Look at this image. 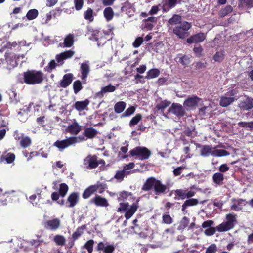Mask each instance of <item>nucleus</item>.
<instances>
[{
  "mask_svg": "<svg viewBox=\"0 0 253 253\" xmlns=\"http://www.w3.org/2000/svg\"><path fill=\"white\" fill-rule=\"evenodd\" d=\"M14 136L16 140L20 141V145L23 148H26L31 144V140L28 136H24L23 134H20L17 131H15Z\"/></svg>",
  "mask_w": 253,
  "mask_h": 253,
  "instance_id": "nucleus-9",
  "label": "nucleus"
},
{
  "mask_svg": "<svg viewBox=\"0 0 253 253\" xmlns=\"http://www.w3.org/2000/svg\"><path fill=\"white\" fill-rule=\"evenodd\" d=\"M128 198L129 200L130 199L132 198V195L130 193L128 192L123 191L120 193L119 196L118 197L119 201H125Z\"/></svg>",
  "mask_w": 253,
  "mask_h": 253,
  "instance_id": "nucleus-46",
  "label": "nucleus"
},
{
  "mask_svg": "<svg viewBox=\"0 0 253 253\" xmlns=\"http://www.w3.org/2000/svg\"><path fill=\"white\" fill-rule=\"evenodd\" d=\"M74 54L75 52L74 51L69 50L56 55L55 56V59L57 61L58 65L59 66L62 65L64 63V60L71 58Z\"/></svg>",
  "mask_w": 253,
  "mask_h": 253,
  "instance_id": "nucleus-10",
  "label": "nucleus"
},
{
  "mask_svg": "<svg viewBox=\"0 0 253 253\" xmlns=\"http://www.w3.org/2000/svg\"><path fill=\"white\" fill-rule=\"evenodd\" d=\"M156 180L154 178H148L143 185L142 189L144 191H147L151 190L152 187H154Z\"/></svg>",
  "mask_w": 253,
  "mask_h": 253,
  "instance_id": "nucleus-28",
  "label": "nucleus"
},
{
  "mask_svg": "<svg viewBox=\"0 0 253 253\" xmlns=\"http://www.w3.org/2000/svg\"><path fill=\"white\" fill-rule=\"evenodd\" d=\"M116 90V87L112 85H109L104 86L101 88L100 91L97 93V96L98 97H102L104 94L106 93L113 92Z\"/></svg>",
  "mask_w": 253,
  "mask_h": 253,
  "instance_id": "nucleus-23",
  "label": "nucleus"
},
{
  "mask_svg": "<svg viewBox=\"0 0 253 253\" xmlns=\"http://www.w3.org/2000/svg\"><path fill=\"white\" fill-rule=\"evenodd\" d=\"M95 192V187H93V185H91L84 191L83 194V197L84 199H87Z\"/></svg>",
  "mask_w": 253,
  "mask_h": 253,
  "instance_id": "nucleus-41",
  "label": "nucleus"
},
{
  "mask_svg": "<svg viewBox=\"0 0 253 253\" xmlns=\"http://www.w3.org/2000/svg\"><path fill=\"white\" fill-rule=\"evenodd\" d=\"M143 42V39L142 37H138L133 43V46L135 48L139 47Z\"/></svg>",
  "mask_w": 253,
  "mask_h": 253,
  "instance_id": "nucleus-63",
  "label": "nucleus"
},
{
  "mask_svg": "<svg viewBox=\"0 0 253 253\" xmlns=\"http://www.w3.org/2000/svg\"><path fill=\"white\" fill-rule=\"evenodd\" d=\"M41 198L40 193L37 192V195L34 194L29 197V201L34 206H37Z\"/></svg>",
  "mask_w": 253,
  "mask_h": 253,
  "instance_id": "nucleus-42",
  "label": "nucleus"
},
{
  "mask_svg": "<svg viewBox=\"0 0 253 253\" xmlns=\"http://www.w3.org/2000/svg\"><path fill=\"white\" fill-rule=\"evenodd\" d=\"M84 228L80 227L78 228L77 230L73 233V238L74 239H78L79 237H80L83 233Z\"/></svg>",
  "mask_w": 253,
  "mask_h": 253,
  "instance_id": "nucleus-60",
  "label": "nucleus"
},
{
  "mask_svg": "<svg viewBox=\"0 0 253 253\" xmlns=\"http://www.w3.org/2000/svg\"><path fill=\"white\" fill-rule=\"evenodd\" d=\"M79 194L77 193H73L71 194L68 198L67 201L69 203V207L75 206L79 200Z\"/></svg>",
  "mask_w": 253,
  "mask_h": 253,
  "instance_id": "nucleus-26",
  "label": "nucleus"
},
{
  "mask_svg": "<svg viewBox=\"0 0 253 253\" xmlns=\"http://www.w3.org/2000/svg\"><path fill=\"white\" fill-rule=\"evenodd\" d=\"M168 23L169 25L177 26L181 23V17L179 15L175 14L169 20Z\"/></svg>",
  "mask_w": 253,
  "mask_h": 253,
  "instance_id": "nucleus-34",
  "label": "nucleus"
},
{
  "mask_svg": "<svg viewBox=\"0 0 253 253\" xmlns=\"http://www.w3.org/2000/svg\"><path fill=\"white\" fill-rule=\"evenodd\" d=\"M169 112H171L177 116H182L184 114L185 111L181 105L178 103H173L168 109Z\"/></svg>",
  "mask_w": 253,
  "mask_h": 253,
  "instance_id": "nucleus-14",
  "label": "nucleus"
},
{
  "mask_svg": "<svg viewBox=\"0 0 253 253\" xmlns=\"http://www.w3.org/2000/svg\"><path fill=\"white\" fill-rule=\"evenodd\" d=\"M217 146L212 147L211 145H203L201 147L200 155L203 157H208L211 155L214 157H222L229 155V153L223 149H218Z\"/></svg>",
  "mask_w": 253,
  "mask_h": 253,
  "instance_id": "nucleus-2",
  "label": "nucleus"
},
{
  "mask_svg": "<svg viewBox=\"0 0 253 253\" xmlns=\"http://www.w3.org/2000/svg\"><path fill=\"white\" fill-rule=\"evenodd\" d=\"M160 74V71L157 68L149 70L146 74V78L152 79L158 77Z\"/></svg>",
  "mask_w": 253,
  "mask_h": 253,
  "instance_id": "nucleus-31",
  "label": "nucleus"
},
{
  "mask_svg": "<svg viewBox=\"0 0 253 253\" xmlns=\"http://www.w3.org/2000/svg\"><path fill=\"white\" fill-rule=\"evenodd\" d=\"M127 172L125 170L119 171L117 172L115 175V178L119 181H122L124 179L125 175L127 174Z\"/></svg>",
  "mask_w": 253,
  "mask_h": 253,
  "instance_id": "nucleus-58",
  "label": "nucleus"
},
{
  "mask_svg": "<svg viewBox=\"0 0 253 253\" xmlns=\"http://www.w3.org/2000/svg\"><path fill=\"white\" fill-rule=\"evenodd\" d=\"M217 251L216 245L215 244H212L207 248L205 253H216Z\"/></svg>",
  "mask_w": 253,
  "mask_h": 253,
  "instance_id": "nucleus-59",
  "label": "nucleus"
},
{
  "mask_svg": "<svg viewBox=\"0 0 253 253\" xmlns=\"http://www.w3.org/2000/svg\"><path fill=\"white\" fill-rule=\"evenodd\" d=\"M53 241L57 245L62 246L65 245L66 239L62 235H56L54 237Z\"/></svg>",
  "mask_w": 253,
  "mask_h": 253,
  "instance_id": "nucleus-39",
  "label": "nucleus"
},
{
  "mask_svg": "<svg viewBox=\"0 0 253 253\" xmlns=\"http://www.w3.org/2000/svg\"><path fill=\"white\" fill-rule=\"evenodd\" d=\"M225 222H223L216 227L219 232H225L233 229L237 224V215L233 213H230L225 216Z\"/></svg>",
  "mask_w": 253,
  "mask_h": 253,
  "instance_id": "nucleus-3",
  "label": "nucleus"
},
{
  "mask_svg": "<svg viewBox=\"0 0 253 253\" xmlns=\"http://www.w3.org/2000/svg\"><path fill=\"white\" fill-rule=\"evenodd\" d=\"M83 164L87 169H93L98 166L97 158L95 155H89L84 160Z\"/></svg>",
  "mask_w": 253,
  "mask_h": 253,
  "instance_id": "nucleus-8",
  "label": "nucleus"
},
{
  "mask_svg": "<svg viewBox=\"0 0 253 253\" xmlns=\"http://www.w3.org/2000/svg\"><path fill=\"white\" fill-rule=\"evenodd\" d=\"M156 22V18L150 17L144 21V26L148 30H151L154 27V23Z\"/></svg>",
  "mask_w": 253,
  "mask_h": 253,
  "instance_id": "nucleus-33",
  "label": "nucleus"
},
{
  "mask_svg": "<svg viewBox=\"0 0 253 253\" xmlns=\"http://www.w3.org/2000/svg\"><path fill=\"white\" fill-rule=\"evenodd\" d=\"M90 72V66L89 61H86L85 62L82 63L81 64V75L80 76L81 79L85 83L86 79Z\"/></svg>",
  "mask_w": 253,
  "mask_h": 253,
  "instance_id": "nucleus-15",
  "label": "nucleus"
},
{
  "mask_svg": "<svg viewBox=\"0 0 253 253\" xmlns=\"http://www.w3.org/2000/svg\"><path fill=\"white\" fill-rule=\"evenodd\" d=\"M139 201V199H137L135 202H134L129 208L128 203H120V207L118 209V211H125V217H126V219H128L132 216V215L137 211L138 208Z\"/></svg>",
  "mask_w": 253,
  "mask_h": 253,
  "instance_id": "nucleus-5",
  "label": "nucleus"
},
{
  "mask_svg": "<svg viewBox=\"0 0 253 253\" xmlns=\"http://www.w3.org/2000/svg\"><path fill=\"white\" fill-rule=\"evenodd\" d=\"M74 3L75 9L77 11H79L82 9L83 4L84 0H74Z\"/></svg>",
  "mask_w": 253,
  "mask_h": 253,
  "instance_id": "nucleus-57",
  "label": "nucleus"
},
{
  "mask_svg": "<svg viewBox=\"0 0 253 253\" xmlns=\"http://www.w3.org/2000/svg\"><path fill=\"white\" fill-rule=\"evenodd\" d=\"M85 140L83 136H72L62 140H57L53 144V145L57 147L60 151H63L65 149L71 146H74L77 143H81Z\"/></svg>",
  "mask_w": 253,
  "mask_h": 253,
  "instance_id": "nucleus-1",
  "label": "nucleus"
},
{
  "mask_svg": "<svg viewBox=\"0 0 253 253\" xmlns=\"http://www.w3.org/2000/svg\"><path fill=\"white\" fill-rule=\"evenodd\" d=\"M89 104V101L85 99L84 101H77L74 104L75 108L78 111L80 112L85 110Z\"/></svg>",
  "mask_w": 253,
  "mask_h": 253,
  "instance_id": "nucleus-22",
  "label": "nucleus"
},
{
  "mask_svg": "<svg viewBox=\"0 0 253 253\" xmlns=\"http://www.w3.org/2000/svg\"><path fill=\"white\" fill-rule=\"evenodd\" d=\"M191 24L186 21H183L175 26L172 29L173 32L179 38L183 39L188 34V30L191 28Z\"/></svg>",
  "mask_w": 253,
  "mask_h": 253,
  "instance_id": "nucleus-6",
  "label": "nucleus"
},
{
  "mask_svg": "<svg viewBox=\"0 0 253 253\" xmlns=\"http://www.w3.org/2000/svg\"><path fill=\"white\" fill-rule=\"evenodd\" d=\"M126 106V104L124 101H119L115 104L114 105V110L117 113H122Z\"/></svg>",
  "mask_w": 253,
  "mask_h": 253,
  "instance_id": "nucleus-36",
  "label": "nucleus"
},
{
  "mask_svg": "<svg viewBox=\"0 0 253 253\" xmlns=\"http://www.w3.org/2000/svg\"><path fill=\"white\" fill-rule=\"evenodd\" d=\"M132 156L140 160L147 159L151 155V152L146 147H137L130 151Z\"/></svg>",
  "mask_w": 253,
  "mask_h": 253,
  "instance_id": "nucleus-7",
  "label": "nucleus"
},
{
  "mask_svg": "<svg viewBox=\"0 0 253 253\" xmlns=\"http://www.w3.org/2000/svg\"><path fill=\"white\" fill-rule=\"evenodd\" d=\"M224 57V52L223 51H220L217 52L214 55L213 58L215 61L221 62L223 60Z\"/></svg>",
  "mask_w": 253,
  "mask_h": 253,
  "instance_id": "nucleus-55",
  "label": "nucleus"
},
{
  "mask_svg": "<svg viewBox=\"0 0 253 253\" xmlns=\"http://www.w3.org/2000/svg\"><path fill=\"white\" fill-rule=\"evenodd\" d=\"M95 187V191H98L99 193H102L106 188V185L104 183L97 182L96 184L93 185Z\"/></svg>",
  "mask_w": 253,
  "mask_h": 253,
  "instance_id": "nucleus-47",
  "label": "nucleus"
},
{
  "mask_svg": "<svg viewBox=\"0 0 253 253\" xmlns=\"http://www.w3.org/2000/svg\"><path fill=\"white\" fill-rule=\"evenodd\" d=\"M24 79L28 84H40L43 80V74L40 71H29L24 73Z\"/></svg>",
  "mask_w": 253,
  "mask_h": 253,
  "instance_id": "nucleus-4",
  "label": "nucleus"
},
{
  "mask_svg": "<svg viewBox=\"0 0 253 253\" xmlns=\"http://www.w3.org/2000/svg\"><path fill=\"white\" fill-rule=\"evenodd\" d=\"M239 106L243 110H248L253 107V99L245 97L239 103Z\"/></svg>",
  "mask_w": 253,
  "mask_h": 253,
  "instance_id": "nucleus-16",
  "label": "nucleus"
},
{
  "mask_svg": "<svg viewBox=\"0 0 253 253\" xmlns=\"http://www.w3.org/2000/svg\"><path fill=\"white\" fill-rule=\"evenodd\" d=\"M61 221L58 218H54L48 220L44 223V227L46 229L55 231L60 226Z\"/></svg>",
  "mask_w": 253,
  "mask_h": 253,
  "instance_id": "nucleus-12",
  "label": "nucleus"
},
{
  "mask_svg": "<svg viewBox=\"0 0 253 253\" xmlns=\"http://www.w3.org/2000/svg\"><path fill=\"white\" fill-rule=\"evenodd\" d=\"M30 111V107L25 106L18 112L19 119L21 121H25L28 117V113Z\"/></svg>",
  "mask_w": 253,
  "mask_h": 253,
  "instance_id": "nucleus-27",
  "label": "nucleus"
},
{
  "mask_svg": "<svg viewBox=\"0 0 253 253\" xmlns=\"http://www.w3.org/2000/svg\"><path fill=\"white\" fill-rule=\"evenodd\" d=\"M91 201L97 206L107 207L109 205L107 200L105 198L98 195L92 198Z\"/></svg>",
  "mask_w": 253,
  "mask_h": 253,
  "instance_id": "nucleus-20",
  "label": "nucleus"
},
{
  "mask_svg": "<svg viewBox=\"0 0 253 253\" xmlns=\"http://www.w3.org/2000/svg\"><path fill=\"white\" fill-rule=\"evenodd\" d=\"M52 18V14L51 12H50L46 14V15L42 18V23L43 24H47Z\"/></svg>",
  "mask_w": 253,
  "mask_h": 253,
  "instance_id": "nucleus-62",
  "label": "nucleus"
},
{
  "mask_svg": "<svg viewBox=\"0 0 253 253\" xmlns=\"http://www.w3.org/2000/svg\"><path fill=\"white\" fill-rule=\"evenodd\" d=\"M8 193H3L1 189L0 188V205H5L6 204L7 198Z\"/></svg>",
  "mask_w": 253,
  "mask_h": 253,
  "instance_id": "nucleus-48",
  "label": "nucleus"
},
{
  "mask_svg": "<svg viewBox=\"0 0 253 253\" xmlns=\"http://www.w3.org/2000/svg\"><path fill=\"white\" fill-rule=\"evenodd\" d=\"M142 116L140 114H137L135 117H133L129 123L130 126L135 125L141 120Z\"/></svg>",
  "mask_w": 253,
  "mask_h": 253,
  "instance_id": "nucleus-56",
  "label": "nucleus"
},
{
  "mask_svg": "<svg viewBox=\"0 0 253 253\" xmlns=\"http://www.w3.org/2000/svg\"><path fill=\"white\" fill-rule=\"evenodd\" d=\"M245 205V201L242 199H233L231 200L230 208L233 211H238L241 210Z\"/></svg>",
  "mask_w": 253,
  "mask_h": 253,
  "instance_id": "nucleus-13",
  "label": "nucleus"
},
{
  "mask_svg": "<svg viewBox=\"0 0 253 253\" xmlns=\"http://www.w3.org/2000/svg\"><path fill=\"white\" fill-rule=\"evenodd\" d=\"M68 190V186L65 183H62L59 186V193L61 196L64 197Z\"/></svg>",
  "mask_w": 253,
  "mask_h": 253,
  "instance_id": "nucleus-50",
  "label": "nucleus"
},
{
  "mask_svg": "<svg viewBox=\"0 0 253 253\" xmlns=\"http://www.w3.org/2000/svg\"><path fill=\"white\" fill-rule=\"evenodd\" d=\"M179 62L183 65H187L190 63V58L187 56H183L180 58Z\"/></svg>",
  "mask_w": 253,
  "mask_h": 253,
  "instance_id": "nucleus-64",
  "label": "nucleus"
},
{
  "mask_svg": "<svg viewBox=\"0 0 253 253\" xmlns=\"http://www.w3.org/2000/svg\"><path fill=\"white\" fill-rule=\"evenodd\" d=\"M97 133V131L92 128H87L84 131V134L87 138H93Z\"/></svg>",
  "mask_w": 253,
  "mask_h": 253,
  "instance_id": "nucleus-35",
  "label": "nucleus"
},
{
  "mask_svg": "<svg viewBox=\"0 0 253 253\" xmlns=\"http://www.w3.org/2000/svg\"><path fill=\"white\" fill-rule=\"evenodd\" d=\"M189 223V219L187 217H183L179 223L177 229L178 230H183Z\"/></svg>",
  "mask_w": 253,
  "mask_h": 253,
  "instance_id": "nucleus-40",
  "label": "nucleus"
},
{
  "mask_svg": "<svg viewBox=\"0 0 253 253\" xmlns=\"http://www.w3.org/2000/svg\"><path fill=\"white\" fill-rule=\"evenodd\" d=\"M15 159V156L13 153H7L3 154L1 156V161H5L7 164L12 163Z\"/></svg>",
  "mask_w": 253,
  "mask_h": 253,
  "instance_id": "nucleus-32",
  "label": "nucleus"
},
{
  "mask_svg": "<svg viewBox=\"0 0 253 253\" xmlns=\"http://www.w3.org/2000/svg\"><path fill=\"white\" fill-rule=\"evenodd\" d=\"M171 102L169 101L164 100L158 103L156 108L158 110H163L170 105Z\"/></svg>",
  "mask_w": 253,
  "mask_h": 253,
  "instance_id": "nucleus-52",
  "label": "nucleus"
},
{
  "mask_svg": "<svg viewBox=\"0 0 253 253\" xmlns=\"http://www.w3.org/2000/svg\"><path fill=\"white\" fill-rule=\"evenodd\" d=\"M94 243V242L93 240H89L84 244L83 248L86 249L89 253H91L93 251Z\"/></svg>",
  "mask_w": 253,
  "mask_h": 253,
  "instance_id": "nucleus-51",
  "label": "nucleus"
},
{
  "mask_svg": "<svg viewBox=\"0 0 253 253\" xmlns=\"http://www.w3.org/2000/svg\"><path fill=\"white\" fill-rule=\"evenodd\" d=\"M198 203V200L197 199H190L186 200L182 206V211L183 212H186V209L188 206H193L197 205Z\"/></svg>",
  "mask_w": 253,
  "mask_h": 253,
  "instance_id": "nucleus-29",
  "label": "nucleus"
},
{
  "mask_svg": "<svg viewBox=\"0 0 253 253\" xmlns=\"http://www.w3.org/2000/svg\"><path fill=\"white\" fill-rule=\"evenodd\" d=\"M213 182L218 186L222 185L223 184L224 175L220 172L215 173L212 177Z\"/></svg>",
  "mask_w": 253,
  "mask_h": 253,
  "instance_id": "nucleus-24",
  "label": "nucleus"
},
{
  "mask_svg": "<svg viewBox=\"0 0 253 253\" xmlns=\"http://www.w3.org/2000/svg\"><path fill=\"white\" fill-rule=\"evenodd\" d=\"M73 89L75 94L78 93L82 89V85L80 81L77 80L74 82Z\"/></svg>",
  "mask_w": 253,
  "mask_h": 253,
  "instance_id": "nucleus-54",
  "label": "nucleus"
},
{
  "mask_svg": "<svg viewBox=\"0 0 253 253\" xmlns=\"http://www.w3.org/2000/svg\"><path fill=\"white\" fill-rule=\"evenodd\" d=\"M104 16L107 21H111L114 17V13L111 7H108L103 11Z\"/></svg>",
  "mask_w": 253,
  "mask_h": 253,
  "instance_id": "nucleus-30",
  "label": "nucleus"
},
{
  "mask_svg": "<svg viewBox=\"0 0 253 253\" xmlns=\"http://www.w3.org/2000/svg\"><path fill=\"white\" fill-rule=\"evenodd\" d=\"M73 80V74L71 73L66 74L64 75L62 80L60 82V86L65 88L72 83Z\"/></svg>",
  "mask_w": 253,
  "mask_h": 253,
  "instance_id": "nucleus-21",
  "label": "nucleus"
},
{
  "mask_svg": "<svg viewBox=\"0 0 253 253\" xmlns=\"http://www.w3.org/2000/svg\"><path fill=\"white\" fill-rule=\"evenodd\" d=\"M135 110V108L133 106H131L127 108L124 113L123 114V117H127L132 114Z\"/></svg>",
  "mask_w": 253,
  "mask_h": 253,
  "instance_id": "nucleus-61",
  "label": "nucleus"
},
{
  "mask_svg": "<svg viewBox=\"0 0 253 253\" xmlns=\"http://www.w3.org/2000/svg\"><path fill=\"white\" fill-rule=\"evenodd\" d=\"M38 11L36 9L30 10L26 14V17L30 20L35 19L38 15Z\"/></svg>",
  "mask_w": 253,
  "mask_h": 253,
  "instance_id": "nucleus-44",
  "label": "nucleus"
},
{
  "mask_svg": "<svg viewBox=\"0 0 253 253\" xmlns=\"http://www.w3.org/2000/svg\"><path fill=\"white\" fill-rule=\"evenodd\" d=\"M97 249L104 253H112L115 250V247L113 244L107 242H100L97 245Z\"/></svg>",
  "mask_w": 253,
  "mask_h": 253,
  "instance_id": "nucleus-11",
  "label": "nucleus"
},
{
  "mask_svg": "<svg viewBox=\"0 0 253 253\" xmlns=\"http://www.w3.org/2000/svg\"><path fill=\"white\" fill-rule=\"evenodd\" d=\"M154 188L155 191L157 193H163L166 190V186L163 185L159 180L156 181Z\"/></svg>",
  "mask_w": 253,
  "mask_h": 253,
  "instance_id": "nucleus-37",
  "label": "nucleus"
},
{
  "mask_svg": "<svg viewBox=\"0 0 253 253\" xmlns=\"http://www.w3.org/2000/svg\"><path fill=\"white\" fill-rule=\"evenodd\" d=\"M163 222L166 224H170L173 222V219L169 213H165L162 216Z\"/></svg>",
  "mask_w": 253,
  "mask_h": 253,
  "instance_id": "nucleus-53",
  "label": "nucleus"
},
{
  "mask_svg": "<svg viewBox=\"0 0 253 253\" xmlns=\"http://www.w3.org/2000/svg\"><path fill=\"white\" fill-rule=\"evenodd\" d=\"M232 7L231 6H226L224 8L219 11V15L221 17H225L229 13H231L232 11Z\"/></svg>",
  "mask_w": 253,
  "mask_h": 253,
  "instance_id": "nucleus-45",
  "label": "nucleus"
},
{
  "mask_svg": "<svg viewBox=\"0 0 253 253\" xmlns=\"http://www.w3.org/2000/svg\"><path fill=\"white\" fill-rule=\"evenodd\" d=\"M201 101V99L196 96L189 97L184 102V105L188 108H192L196 106Z\"/></svg>",
  "mask_w": 253,
  "mask_h": 253,
  "instance_id": "nucleus-19",
  "label": "nucleus"
},
{
  "mask_svg": "<svg viewBox=\"0 0 253 253\" xmlns=\"http://www.w3.org/2000/svg\"><path fill=\"white\" fill-rule=\"evenodd\" d=\"M234 98L233 97H227L226 95L221 97L219 104L222 107H227L234 101Z\"/></svg>",
  "mask_w": 253,
  "mask_h": 253,
  "instance_id": "nucleus-25",
  "label": "nucleus"
},
{
  "mask_svg": "<svg viewBox=\"0 0 253 253\" xmlns=\"http://www.w3.org/2000/svg\"><path fill=\"white\" fill-rule=\"evenodd\" d=\"M93 11L92 9L89 8L84 12V17L85 20H88L89 22L93 21Z\"/></svg>",
  "mask_w": 253,
  "mask_h": 253,
  "instance_id": "nucleus-43",
  "label": "nucleus"
},
{
  "mask_svg": "<svg viewBox=\"0 0 253 253\" xmlns=\"http://www.w3.org/2000/svg\"><path fill=\"white\" fill-rule=\"evenodd\" d=\"M74 43V35L72 34H69L67 35L64 41V46L67 47H71Z\"/></svg>",
  "mask_w": 253,
  "mask_h": 253,
  "instance_id": "nucleus-38",
  "label": "nucleus"
},
{
  "mask_svg": "<svg viewBox=\"0 0 253 253\" xmlns=\"http://www.w3.org/2000/svg\"><path fill=\"white\" fill-rule=\"evenodd\" d=\"M81 129V126L75 122L67 126L66 131L73 135H77L80 132Z\"/></svg>",
  "mask_w": 253,
  "mask_h": 253,
  "instance_id": "nucleus-17",
  "label": "nucleus"
},
{
  "mask_svg": "<svg viewBox=\"0 0 253 253\" xmlns=\"http://www.w3.org/2000/svg\"><path fill=\"white\" fill-rule=\"evenodd\" d=\"M239 5L248 8L253 7V0H239Z\"/></svg>",
  "mask_w": 253,
  "mask_h": 253,
  "instance_id": "nucleus-49",
  "label": "nucleus"
},
{
  "mask_svg": "<svg viewBox=\"0 0 253 253\" xmlns=\"http://www.w3.org/2000/svg\"><path fill=\"white\" fill-rule=\"evenodd\" d=\"M205 38L206 36L204 33H199L188 38L187 42L189 43L200 42L203 41Z\"/></svg>",
  "mask_w": 253,
  "mask_h": 253,
  "instance_id": "nucleus-18",
  "label": "nucleus"
}]
</instances>
